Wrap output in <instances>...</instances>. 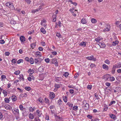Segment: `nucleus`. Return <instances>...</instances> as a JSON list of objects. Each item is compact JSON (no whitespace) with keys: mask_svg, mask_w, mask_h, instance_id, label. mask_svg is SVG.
Here are the masks:
<instances>
[{"mask_svg":"<svg viewBox=\"0 0 121 121\" xmlns=\"http://www.w3.org/2000/svg\"><path fill=\"white\" fill-rule=\"evenodd\" d=\"M5 4L10 9L12 10L14 9L13 4L12 3L10 2H8L6 3Z\"/></svg>","mask_w":121,"mask_h":121,"instance_id":"f257e3e1","label":"nucleus"},{"mask_svg":"<svg viewBox=\"0 0 121 121\" xmlns=\"http://www.w3.org/2000/svg\"><path fill=\"white\" fill-rule=\"evenodd\" d=\"M105 27L106 28L104 29L103 30L104 32L109 31L110 30V25L107 24Z\"/></svg>","mask_w":121,"mask_h":121,"instance_id":"f03ea898","label":"nucleus"},{"mask_svg":"<svg viewBox=\"0 0 121 121\" xmlns=\"http://www.w3.org/2000/svg\"><path fill=\"white\" fill-rule=\"evenodd\" d=\"M12 111L13 114L16 115H18L19 113V110L18 109L15 108L13 109L12 110Z\"/></svg>","mask_w":121,"mask_h":121,"instance_id":"7ed1b4c3","label":"nucleus"},{"mask_svg":"<svg viewBox=\"0 0 121 121\" xmlns=\"http://www.w3.org/2000/svg\"><path fill=\"white\" fill-rule=\"evenodd\" d=\"M42 60L41 58H35V63L36 64H39L42 61Z\"/></svg>","mask_w":121,"mask_h":121,"instance_id":"20e7f679","label":"nucleus"},{"mask_svg":"<svg viewBox=\"0 0 121 121\" xmlns=\"http://www.w3.org/2000/svg\"><path fill=\"white\" fill-rule=\"evenodd\" d=\"M86 59L89 60H92L95 61L96 60V59L93 57V56H88L86 58Z\"/></svg>","mask_w":121,"mask_h":121,"instance_id":"39448f33","label":"nucleus"},{"mask_svg":"<svg viewBox=\"0 0 121 121\" xmlns=\"http://www.w3.org/2000/svg\"><path fill=\"white\" fill-rule=\"evenodd\" d=\"M103 69L106 71H108V70L109 67L108 66L105 64H103L102 65Z\"/></svg>","mask_w":121,"mask_h":121,"instance_id":"423d86ee","label":"nucleus"},{"mask_svg":"<svg viewBox=\"0 0 121 121\" xmlns=\"http://www.w3.org/2000/svg\"><path fill=\"white\" fill-rule=\"evenodd\" d=\"M46 20L43 19L42 20L41 22V24L42 26H43L44 27H46Z\"/></svg>","mask_w":121,"mask_h":121,"instance_id":"0eeeda50","label":"nucleus"},{"mask_svg":"<svg viewBox=\"0 0 121 121\" xmlns=\"http://www.w3.org/2000/svg\"><path fill=\"white\" fill-rule=\"evenodd\" d=\"M55 96V94L53 92L51 93L50 94V97L51 99H52L54 98Z\"/></svg>","mask_w":121,"mask_h":121,"instance_id":"6e6552de","label":"nucleus"},{"mask_svg":"<svg viewBox=\"0 0 121 121\" xmlns=\"http://www.w3.org/2000/svg\"><path fill=\"white\" fill-rule=\"evenodd\" d=\"M20 39L22 42H24L26 40L25 37L23 36H21L20 38Z\"/></svg>","mask_w":121,"mask_h":121,"instance_id":"1a4fd4ad","label":"nucleus"},{"mask_svg":"<svg viewBox=\"0 0 121 121\" xmlns=\"http://www.w3.org/2000/svg\"><path fill=\"white\" fill-rule=\"evenodd\" d=\"M38 70L40 72H42L43 71V66H40L38 69Z\"/></svg>","mask_w":121,"mask_h":121,"instance_id":"9d476101","label":"nucleus"},{"mask_svg":"<svg viewBox=\"0 0 121 121\" xmlns=\"http://www.w3.org/2000/svg\"><path fill=\"white\" fill-rule=\"evenodd\" d=\"M119 43V42L117 40H116L112 42V44L113 46H116Z\"/></svg>","mask_w":121,"mask_h":121,"instance_id":"9b49d317","label":"nucleus"},{"mask_svg":"<svg viewBox=\"0 0 121 121\" xmlns=\"http://www.w3.org/2000/svg\"><path fill=\"white\" fill-rule=\"evenodd\" d=\"M36 113L38 115V116L39 117H40L41 116V115L42 114V113L39 110H37L36 111Z\"/></svg>","mask_w":121,"mask_h":121,"instance_id":"f8f14e48","label":"nucleus"},{"mask_svg":"<svg viewBox=\"0 0 121 121\" xmlns=\"http://www.w3.org/2000/svg\"><path fill=\"white\" fill-rule=\"evenodd\" d=\"M56 14L53 15L52 16V17L53 18V19L52 20V21L55 22L56 21Z\"/></svg>","mask_w":121,"mask_h":121,"instance_id":"ddd939ff","label":"nucleus"},{"mask_svg":"<svg viewBox=\"0 0 121 121\" xmlns=\"http://www.w3.org/2000/svg\"><path fill=\"white\" fill-rule=\"evenodd\" d=\"M35 55L36 57H37L38 56H41V54L39 52H37L35 53Z\"/></svg>","mask_w":121,"mask_h":121,"instance_id":"4468645a","label":"nucleus"},{"mask_svg":"<svg viewBox=\"0 0 121 121\" xmlns=\"http://www.w3.org/2000/svg\"><path fill=\"white\" fill-rule=\"evenodd\" d=\"M29 118L31 119H33L34 117V116L33 115V114L31 113H30V114H29Z\"/></svg>","mask_w":121,"mask_h":121,"instance_id":"2eb2a0df","label":"nucleus"},{"mask_svg":"<svg viewBox=\"0 0 121 121\" xmlns=\"http://www.w3.org/2000/svg\"><path fill=\"white\" fill-rule=\"evenodd\" d=\"M27 72L28 73H30V74L31 75L32 74H33V73H34V70L31 69H28Z\"/></svg>","mask_w":121,"mask_h":121,"instance_id":"dca6fc26","label":"nucleus"},{"mask_svg":"<svg viewBox=\"0 0 121 121\" xmlns=\"http://www.w3.org/2000/svg\"><path fill=\"white\" fill-rule=\"evenodd\" d=\"M79 45L83 47H85L86 46V43L84 42H82L80 43Z\"/></svg>","mask_w":121,"mask_h":121,"instance_id":"f3484780","label":"nucleus"},{"mask_svg":"<svg viewBox=\"0 0 121 121\" xmlns=\"http://www.w3.org/2000/svg\"><path fill=\"white\" fill-rule=\"evenodd\" d=\"M61 86V85L58 84H55L54 85L55 87V88H58L60 87Z\"/></svg>","mask_w":121,"mask_h":121,"instance_id":"a211bd4d","label":"nucleus"},{"mask_svg":"<svg viewBox=\"0 0 121 121\" xmlns=\"http://www.w3.org/2000/svg\"><path fill=\"white\" fill-rule=\"evenodd\" d=\"M98 44L100 46V47L101 48H103L105 47V45L104 43H99V44Z\"/></svg>","mask_w":121,"mask_h":121,"instance_id":"6ab92c4d","label":"nucleus"},{"mask_svg":"<svg viewBox=\"0 0 121 121\" xmlns=\"http://www.w3.org/2000/svg\"><path fill=\"white\" fill-rule=\"evenodd\" d=\"M101 39L100 37H98L97 38H96L95 39V41L97 42H98L99 43V42L101 40Z\"/></svg>","mask_w":121,"mask_h":121,"instance_id":"aec40b11","label":"nucleus"},{"mask_svg":"<svg viewBox=\"0 0 121 121\" xmlns=\"http://www.w3.org/2000/svg\"><path fill=\"white\" fill-rule=\"evenodd\" d=\"M36 45V43H32L30 45V46L32 49H33Z\"/></svg>","mask_w":121,"mask_h":121,"instance_id":"412c9836","label":"nucleus"},{"mask_svg":"<svg viewBox=\"0 0 121 121\" xmlns=\"http://www.w3.org/2000/svg\"><path fill=\"white\" fill-rule=\"evenodd\" d=\"M12 98L13 101H16L17 99V97L15 96H12Z\"/></svg>","mask_w":121,"mask_h":121,"instance_id":"4be33fe9","label":"nucleus"},{"mask_svg":"<svg viewBox=\"0 0 121 121\" xmlns=\"http://www.w3.org/2000/svg\"><path fill=\"white\" fill-rule=\"evenodd\" d=\"M81 22L83 24L86 23V22L85 19L84 18H83L81 20Z\"/></svg>","mask_w":121,"mask_h":121,"instance_id":"5701e85b","label":"nucleus"},{"mask_svg":"<svg viewBox=\"0 0 121 121\" xmlns=\"http://www.w3.org/2000/svg\"><path fill=\"white\" fill-rule=\"evenodd\" d=\"M61 79V78L60 77H57L55 78V80L57 82H59L60 80Z\"/></svg>","mask_w":121,"mask_h":121,"instance_id":"b1692460","label":"nucleus"},{"mask_svg":"<svg viewBox=\"0 0 121 121\" xmlns=\"http://www.w3.org/2000/svg\"><path fill=\"white\" fill-rule=\"evenodd\" d=\"M91 22L92 23H95L97 21L94 18H93L91 19Z\"/></svg>","mask_w":121,"mask_h":121,"instance_id":"393cba45","label":"nucleus"},{"mask_svg":"<svg viewBox=\"0 0 121 121\" xmlns=\"http://www.w3.org/2000/svg\"><path fill=\"white\" fill-rule=\"evenodd\" d=\"M5 108L7 110H9L11 108V107L9 105H6L4 106Z\"/></svg>","mask_w":121,"mask_h":121,"instance_id":"a878e982","label":"nucleus"},{"mask_svg":"<svg viewBox=\"0 0 121 121\" xmlns=\"http://www.w3.org/2000/svg\"><path fill=\"white\" fill-rule=\"evenodd\" d=\"M84 107H85V109L86 110L88 109L89 108V104L87 103L86 104H85L84 105Z\"/></svg>","mask_w":121,"mask_h":121,"instance_id":"bb28decb","label":"nucleus"},{"mask_svg":"<svg viewBox=\"0 0 121 121\" xmlns=\"http://www.w3.org/2000/svg\"><path fill=\"white\" fill-rule=\"evenodd\" d=\"M30 63L31 64H33L34 63V61L33 59L31 57L30 59Z\"/></svg>","mask_w":121,"mask_h":121,"instance_id":"cd10ccee","label":"nucleus"},{"mask_svg":"<svg viewBox=\"0 0 121 121\" xmlns=\"http://www.w3.org/2000/svg\"><path fill=\"white\" fill-rule=\"evenodd\" d=\"M40 30L41 31L43 34H45L46 33V31L43 28H41Z\"/></svg>","mask_w":121,"mask_h":121,"instance_id":"c85d7f7f","label":"nucleus"},{"mask_svg":"<svg viewBox=\"0 0 121 121\" xmlns=\"http://www.w3.org/2000/svg\"><path fill=\"white\" fill-rule=\"evenodd\" d=\"M1 80L3 81L4 80V79H5L6 78V76L5 75H2L1 76Z\"/></svg>","mask_w":121,"mask_h":121,"instance_id":"c756f323","label":"nucleus"},{"mask_svg":"<svg viewBox=\"0 0 121 121\" xmlns=\"http://www.w3.org/2000/svg\"><path fill=\"white\" fill-rule=\"evenodd\" d=\"M4 101L5 102L8 103L9 101V99L7 98H5L4 99Z\"/></svg>","mask_w":121,"mask_h":121,"instance_id":"7c9ffc66","label":"nucleus"},{"mask_svg":"<svg viewBox=\"0 0 121 121\" xmlns=\"http://www.w3.org/2000/svg\"><path fill=\"white\" fill-rule=\"evenodd\" d=\"M110 117L112 118H113V119H115L116 117V116L113 114H111V115H110Z\"/></svg>","mask_w":121,"mask_h":121,"instance_id":"2f4dec72","label":"nucleus"},{"mask_svg":"<svg viewBox=\"0 0 121 121\" xmlns=\"http://www.w3.org/2000/svg\"><path fill=\"white\" fill-rule=\"evenodd\" d=\"M105 63L108 65H109L110 63V62L109 60L108 59L104 61Z\"/></svg>","mask_w":121,"mask_h":121,"instance_id":"473e14b6","label":"nucleus"},{"mask_svg":"<svg viewBox=\"0 0 121 121\" xmlns=\"http://www.w3.org/2000/svg\"><path fill=\"white\" fill-rule=\"evenodd\" d=\"M117 68H120L121 67V63H118L117 65Z\"/></svg>","mask_w":121,"mask_h":121,"instance_id":"72a5a7b5","label":"nucleus"},{"mask_svg":"<svg viewBox=\"0 0 121 121\" xmlns=\"http://www.w3.org/2000/svg\"><path fill=\"white\" fill-rule=\"evenodd\" d=\"M20 73V71L19 70H18L15 71L14 73V74L17 75L19 74Z\"/></svg>","mask_w":121,"mask_h":121,"instance_id":"f704fd0d","label":"nucleus"},{"mask_svg":"<svg viewBox=\"0 0 121 121\" xmlns=\"http://www.w3.org/2000/svg\"><path fill=\"white\" fill-rule=\"evenodd\" d=\"M115 79V78L113 77H110L109 78V80L111 81H114Z\"/></svg>","mask_w":121,"mask_h":121,"instance_id":"c9c22d12","label":"nucleus"},{"mask_svg":"<svg viewBox=\"0 0 121 121\" xmlns=\"http://www.w3.org/2000/svg\"><path fill=\"white\" fill-rule=\"evenodd\" d=\"M78 106H74L73 107V109L75 111H76L78 109Z\"/></svg>","mask_w":121,"mask_h":121,"instance_id":"e433bc0d","label":"nucleus"},{"mask_svg":"<svg viewBox=\"0 0 121 121\" xmlns=\"http://www.w3.org/2000/svg\"><path fill=\"white\" fill-rule=\"evenodd\" d=\"M37 101H39L41 103H42L43 102V99H42L40 98L37 100Z\"/></svg>","mask_w":121,"mask_h":121,"instance_id":"4c0bfd02","label":"nucleus"},{"mask_svg":"<svg viewBox=\"0 0 121 121\" xmlns=\"http://www.w3.org/2000/svg\"><path fill=\"white\" fill-rule=\"evenodd\" d=\"M23 60L22 59H20L17 62V63L18 64L20 63L21 62H23Z\"/></svg>","mask_w":121,"mask_h":121,"instance_id":"58836bf2","label":"nucleus"},{"mask_svg":"<svg viewBox=\"0 0 121 121\" xmlns=\"http://www.w3.org/2000/svg\"><path fill=\"white\" fill-rule=\"evenodd\" d=\"M3 119V115L2 113L0 112V120H2Z\"/></svg>","mask_w":121,"mask_h":121,"instance_id":"ea45409f","label":"nucleus"},{"mask_svg":"<svg viewBox=\"0 0 121 121\" xmlns=\"http://www.w3.org/2000/svg\"><path fill=\"white\" fill-rule=\"evenodd\" d=\"M69 75V73L68 72L65 73L64 74V76L65 77H67Z\"/></svg>","mask_w":121,"mask_h":121,"instance_id":"a19ab883","label":"nucleus"},{"mask_svg":"<svg viewBox=\"0 0 121 121\" xmlns=\"http://www.w3.org/2000/svg\"><path fill=\"white\" fill-rule=\"evenodd\" d=\"M92 87V85H88L87 87L88 89H89L90 90H91V87Z\"/></svg>","mask_w":121,"mask_h":121,"instance_id":"79ce46f5","label":"nucleus"},{"mask_svg":"<svg viewBox=\"0 0 121 121\" xmlns=\"http://www.w3.org/2000/svg\"><path fill=\"white\" fill-rule=\"evenodd\" d=\"M63 100L65 102H67V99L66 96H65L63 98Z\"/></svg>","mask_w":121,"mask_h":121,"instance_id":"37998d69","label":"nucleus"},{"mask_svg":"<svg viewBox=\"0 0 121 121\" xmlns=\"http://www.w3.org/2000/svg\"><path fill=\"white\" fill-rule=\"evenodd\" d=\"M34 120L35 121H40V120L39 118V117H37L35 118Z\"/></svg>","mask_w":121,"mask_h":121,"instance_id":"c03bdc74","label":"nucleus"},{"mask_svg":"<svg viewBox=\"0 0 121 121\" xmlns=\"http://www.w3.org/2000/svg\"><path fill=\"white\" fill-rule=\"evenodd\" d=\"M30 88L29 87H25V89L27 91H29L30 90Z\"/></svg>","mask_w":121,"mask_h":121,"instance_id":"a18cd8bd","label":"nucleus"},{"mask_svg":"<svg viewBox=\"0 0 121 121\" xmlns=\"http://www.w3.org/2000/svg\"><path fill=\"white\" fill-rule=\"evenodd\" d=\"M29 111L30 112H33L34 110V109L31 107H30L29 108Z\"/></svg>","mask_w":121,"mask_h":121,"instance_id":"49530a36","label":"nucleus"},{"mask_svg":"<svg viewBox=\"0 0 121 121\" xmlns=\"http://www.w3.org/2000/svg\"><path fill=\"white\" fill-rule=\"evenodd\" d=\"M19 108L21 110H23V106L22 105H19Z\"/></svg>","mask_w":121,"mask_h":121,"instance_id":"de8ad7c7","label":"nucleus"},{"mask_svg":"<svg viewBox=\"0 0 121 121\" xmlns=\"http://www.w3.org/2000/svg\"><path fill=\"white\" fill-rule=\"evenodd\" d=\"M56 36L58 37H61V35L60 33H57L56 34Z\"/></svg>","mask_w":121,"mask_h":121,"instance_id":"09e8293b","label":"nucleus"},{"mask_svg":"<svg viewBox=\"0 0 121 121\" xmlns=\"http://www.w3.org/2000/svg\"><path fill=\"white\" fill-rule=\"evenodd\" d=\"M24 79V78L22 76L20 77V80L21 81H23Z\"/></svg>","mask_w":121,"mask_h":121,"instance_id":"8fccbe9b","label":"nucleus"},{"mask_svg":"<svg viewBox=\"0 0 121 121\" xmlns=\"http://www.w3.org/2000/svg\"><path fill=\"white\" fill-rule=\"evenodd\" d=\"M95 96L96 99H99L98 95H97V94H96V93H95Z\"/></svg>","mask_w":121,"mask_h":121,"instance_id":"3c124183","label":"nucleus"},{"mask_svg":"<svg viewBox=\"0 0 121 121\" xmlns=\"http://www.w3.org/2000/svg\"><path fill=\"white\" fill-rule=\"evenodd\" d=\"M10 53L9 52H6L5 53V55L6 56H9L10 54Z\"/></svg>","mask_w":121,"mask_h":121,"instance_id":"603ef678","label":"nucleus"},{"mask_svg":"<svg viewBox=\"0 0 121 121\" xmlns=\"http://www.w3.org/2000/svg\"><path fill=\"white\" fill-rule=\"evenodd\" d=\"M116 89L117 90H117L118 91H121V88L120 87H117L116 88Z\"/></svg>","mask_w":121,"mask_h":121,"instance_id":"864d4df0","label":"nucleus"},{"mask_svg":"<svg viewBox=\"0 0 121 121\" xmlns=\"http://www.w3.org/2000/svg\"><path fill=\"white\" fill-rule=\"evenodd\" d=\"M45 60L47 63H48L49 62L50 60L49 58H48L45 59Z\"/></svg>","mask_w":121,"mask_h":121,"instance_id":"5fc2aeb1","label":"nucleus"},{"mask_svg":"<svg viewBox=\"0 0 121 121\" xmlns=\"http://www.w3.org/2000/svg\"><path fill=\"white\" fill-rule=\"evenodd\" d=\"M56 60L55 58L52 59V61H51L52 63L53 64L54 62H55Z\"/></svg>","mask_w":121,"mask_h":121,"instance_id":"6e6d98bb","label":"nucleus"},{"mask_svg":"<svg viewBox=\"0 0 121 121\" xmlns=\"http://www.w3.org/2000/svg\"><path fill=\"white\" fill-rule=\"evenodd\" d=\"M5 43V41L3 40H0V43L1 44H3Z\"/></svg>","mask_w":121,"mask_h":121,"instance_id":"4d7b16f0","label":"nucleus"},{"mask_svg":"<svg viewBox=\"0 0 121 121\" xmlns=\"http://www.w3.org/2000/svg\"><path fill=\"white\" fill-rule=\"evenodd\" d=\"M58 103L59 105H60L62 104L61 101V100L59 99L58 101Z\"/></svg>","mask_w":121,"mask_h":121,"instance_id":"13d9d810","label":"nucleus"},{"mask_svg":"<svg viewBox=\"0 0 121 121\" xmlns=\"http://www.w3.org/2000/svg\"><path fill=\"white\" fill-rule=\"evenodd\" d=\"M106 85L108 86H109L110 85V83L108 82H106L105 83Z\"/></svg>","mask_w":121,"mask_h":121,"instance_id":"bf43d9fd","label":"nucleus"},{"mask_svg":"<svg viewBox=\"0 0 121 121\" xmlns=\"http://www.w3.org/2000/svg\"><path fill=\"white\" fill-rule=\"evenodd\" d=\"M58 25L59 27H60L61 26V23L60 21H59L58 22Z\"/></svg>","mask_w":121,"mask_h":121,"instance_id":"052dcab7","label":"nucleus"},{"mask_svg":"<svg viewBox=\"0 0 121 121\" xmlns=\"http://www.w3.org/2000/svg\"><path fill=\"white\" fill-rule=\"evenodd\" d=\"M87 117L90 119H91L92 116L90 115H88L87 116Z\"/></svg>","mask_w":121,"mask_h":121,"instance_id":"680f3d73","label":"nucleus"},{"mask_svg":"<svg viewBox=\"0 0 121 121\" xmlns=\"http://www.w3.org/2000/svg\"><path fill=\"white\" fill-rule=\"evenodd\" d=\"M69 92L73 94L74 92V91L73 89H70L69 90Z\"/></svg>","mask_w":121,"mask_h":121,"instance_id":"e2e57ef3","label":"nucleus"},{"mask_svg":"<svg viewBox=\"0 0 121 121\" xmlns=\"http://www.w3.org/2000/svg\"><path fill=\"white\" fill-rule=\"evenodd\" d=\"M38 11H39V10L38 9H37L33 10L32 11V12L33 13H35V12H37Z\"/></svg>","mask_w":121,"mask_h":121,"instance_id":"0e129e2a","label":"nucleus"},{"mask_svg":"<svg viewBox=\"0 0 121 121\" xmlns=\"http://www.w3.org/2000/svg\"><path fill=\"white\" fill-rule=\"evenodd\" d=\"M4 25L2 22H0V27H2Z\"/></svg>","mask_w":121,"mask_h":121,"instance_id":"69168bd1","label":"nucleus"},{"mask_svg":"<svg viewBox=\"0 0 121 121\" xmlns=\"http://www.w3.org/2000/svg\"><path fill=\"white\" fill-rule=\"evenodd\" d=\"M12 62L14 64H15L16 63V61L14 59H13L12 60Z\"/></svg>","mask_w":121,"mask_h":121,"instance_id":"338daca9","label":"nucleus"},{"mask_svg":"<svg viewBox=\"0 0 121 121\" xmlns=\"http://www.w3.org/2000/svg\"><path fill=\"white\" fill-rule=\"evenodd\" d=\"M52 53L54 55H56L57 54V52L55 51L52 52Z\"/></svg>","mask_w":121,"mask_h":121,"instance_id":"774afa93","label":"nucleus"}]
</instances>
